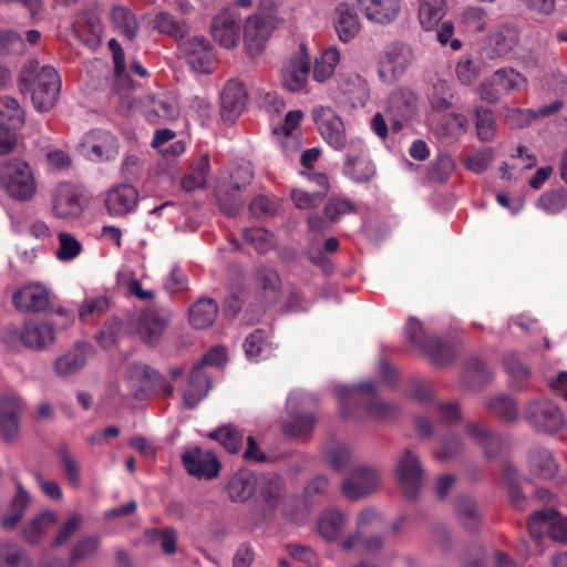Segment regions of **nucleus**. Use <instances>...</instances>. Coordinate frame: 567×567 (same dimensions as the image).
I'll return each mask as SVG.
<instances>
[{
  "label": "nucleus",
  "instance_id": "f257e3e1",
  "mask_svg": "<svg viewBox=\"0 0 567 567\" xmlns=\"http://www.w3.org/2000/svg\"><path fill=\"white\" fill-rule=\"evenodd\" d=\"M19 89L30 94L38 112L50 111L58 102L61 78L51 65H41L38 60L28 61L19 74Z\"/></svg>",
  "mask_w": 567,
  "mask_h": 567
},
{
  "label": "nucleus",
  "instance_id": "f03ea898",
  "mask_svg": "<svg viewBox=\"0 0 567 567\" xmlns=\"http://www.w3.org/2000/svg\"><path fill=\"white\" fill-rule=\"evenodd\" d=\"M375 385L372 381H362L354 385H338L334 392L342 416H349L358 406L364 405L370 417L379 421L394 420L398 416V408L395 405L375 398H367L368 395H373Z\"/></svg>",
  "mask_w": 567,
  "mask_h": 567
},
{
  "label": "nucleus",
  "instance_id": "7ed1b4c3",
  "mask_svg": "<svg viewBox=\"0 0 567 567\" xmlns=\"http://www.w3.org/2000/svg\"><path fill=\"white\" fill-rule=\"evenodd\" d=\"M408 341L436 367L452 363L456 357L455 347L437 337L427 336L417 318H410L404 326Z\"/></svg>",
  "mask_w": 567,
  "mask_h": 567
},
{
  "label": "nucleus",
  "instance_id": "20e7f679",
  "mask_svg": "<svg viewBox=\"0 0 567 567\" xmlns=\"http://www.w3.org/2000/svg\"><path fill=\"white\" fill-rule=\"evenodd\" d=\"M0 181L7 194L19 202L30 200L37 192V183L29 164L18 158L3 165Z\"/></svg>",
  "mask_w": 567,
  "mask_h": 567
},
{
  "label": "nucleus",
  "instance_id": "39448f33",
  "mask_svg": "<svg viewBox=\"0 0 567 567\" xmlns=\"http://www.w3.org/2000/svg\"><path fill=\"white\" fill-rule=\"evenodd\" d=\"M415 54L412 47L403 41L389 43L378 63V75L382 82L400 80L413 64Z\"/></svg>",
  "mask_w": 567,
  "mask_h": 567
},
{
  "label": "nucleus",
  "instance_id": "423d86ee",
  "mask_svg": "<svg viewBox=\"0 0 567 567\" xmlns=\"http://www.w3.org/2000/svg\"><path fill=\"white\" fill-rule=\"evenodd\" d=\"M177 45L193 71L210 74L216 70L218 60L213 44L206 37L186 35Z\"/></svg>",
  "mask_w": 567,
  "mask_h": 567
},
{
  "label": "nucleus",
  "instance_id": "0eeeda50",
  "mask_svg": "<svg viewBox=\"0 0 567 567\" xmlns=\"http://www.w3.org/2000/svg\"><path fill=\"white\" fill-rule=\"evenodd\" d=\"M527 85V79L513 68H501L478 87L480 97L492 104L499 102L502 94L519 91Z\"/></svg>",
  "mask_w": 567,
  "mask_h": 567
},
{
  "label": "nucleus",
  "instance_id": "6e6552de",
  "mask_svg": "<svg viewBox=\"0 0 567 567\" xmlns=\"http://www.w3.org/2000/svg\"><path fill=\"white\" fill-rule=\"evenodd\" d=\"M550 539L567 543V518L555 508L535 511L527 520V529L535 542L543 538L544 529Z\"/></svg>",
  "mask_w": 567,
  "mask_h": 567
},
{
  "label": "nucleus",
  "instance_id": "1a4fd4ad",
  "mask_svg": "<svg viewBox=\"0 0 567 567\" xmlns=\"http://www.w3.org/2000/svg\"><path fill=\"white\" fill-rule=\"evenodd\" d=\"M312 117L324 142L336 151L349 147L342 118L329 106H316Z\"/></svg>",
  "mask_w": 567,
  "mask_h": 567
},
{
  "label": "nucleus",
  "instance_id": "9d476101",
  "mask_svg": "<svg viewBox=\"0 0 567 567\" xmlns=\"http://www.w3.org/2000/svg\"><path fill=\"white\" fill-rule=\"evenodd\" d=\"M524 417L534 430L544 433L557 432L565 422L561 410L549 400L530 401L524 410Z\"/></svg>",
  "mask_w": 567,
  "mask_h": 567
},
{
  "label": "nucleus",
  "instance_id": "9b49d317",
  "mask_svg": "<svg viewBox=\"0 0 567 567\" xmlns=\"http://www.w3.org/2000/svg\"><path fill=\"white\" fill-rule=\"evenodd\" d=\"M423 474L424 471L421 461L415 452L405 450L399 455L395 465V475L400 488L409 499L414 501L419 496Z\"/></svg>",
  "mask_w": 567,
  "mask_h": 567
},
{
  "label": "nucleus",
  "instance_id": "f8f14e48",
  "mask_svg": "<svg viewBox=\"0 0 567 567\" xmlns=\"http://www.w3.org/2000/svg\"><path fill=\"white\" fill-rule=\"evenodd\" d=\"M276 28L272 11H258L246 19L244 24V42L250 54H258L265 48L271 32Z\"/></svg>",
  "mask_w": 567,
  "mask_h": 567
},
{
  "label": "nucleus",
  "instance_id": "ddd939ff",
  "mask_svg": "<svg viewBox=\"0 0 567 567\" xmlns=\"http://www.w3.org/2000/svg\"><path fill=\"white\" fill-rule=\"evenodd\" d=\"M81 151L90 161H112L118 154V140L109 131L94 128L84 134Z\"/></svg>",
  "mask_w": 567,
  "mask_h": 567
},
{
  "label": "nucleus",
  "instance_id": "4468645a",
  "mask_svg": "<svg viewBox=\"0 0 567 567\" xmlns=\"http://www.w3.org/2000/svg\"><path fill=\"white\" fill-rule=\"evenodd\" d=\"M85 209L80 192L69 183L59 184L51 195V212L58 219L74 220Z\"/></svg>",
  "mask_w": 567,
  "mask_h": 567
},
{
  "label": "nucleus",
  "instance_id": "2eb2a0df",
  "mask_svg": "<svg viewBox=\"0 0 567 567\" xmlns=\"http://www.w3.org/2000/svg\"><path fill=\"white\" fill-rule=\"evenodd\" d=\"M519 42V30L516 25L503 23L485 37L482 54L487 60H501L507 56Z\"/></svg>",
  "mask_w": 567,
  "mask_h": 567
},
{
  "label": "nucleus",
  "instance_id": "dca6fc26",
  "mask_svg": "<svg viewBox=\"0 0 567 567\" xmlns=\"http://www.w3.org/2000/svg\"><path fill=\"white\" fill-rule=\"evenodd\" d=\"M344 174L357 183H367L375 175V166L365 155L364 143L361 138L349 140L346 150Z\"/></svg>",
  "mask_w": 567,
  "mask_h": 567
},
{
  "label": "nucleus",
  "instance_id": "f3484780",
  "mask_svg": "<svg viewBox=\"0 0 567 567\" xmlns=\"http://www.w3.org/2000/svg\"><path fill=\"white\" fill-rule=\"evenodd\" d=\"M169 309L158 306H152L144 309L137 320V334L143 342L155 344L161 339L171 320Z\"/></svg>",
  "mask_w": 567,
  "mask_h": 567
},
{
  "label": "nucleus",
  "instance_id": "a211bd4d",
  "mask_svg": "<svg viewBox=\"0 0 567 567\" xmlns=\"http://www.w3.org/2000/svg\"><path fill=\"white\" fill-rule=\"evenodd\" d=\"M186 472L196 478L213 480L219 475L220 462L213 452L195 447L182 455Z\"/></svg>",
  "mask_w": 567,
  "mask_h": 567
},
{
  "label": "nucleus",
  "instance_id": "6ab92c4d",
  "mask_svg": "<svg viewBox=\"0 0 567 567\" xmlns=\"http://www.w3.org/2000/svg\"><path fill=\"white\" fill-rule=\"evenodd\" d=\"M380 481L379 473L371 467L353 470L342 484V493L349 499L361 498L377 488Z\"/></svg>",
  "mask_w": 567,
  "mask_h": 567
},
{
  "label": "nucleus",
  "instance_id": "aec40b11",
  "mask_svg": "<svg viewBox=\"0 0 567 567\" xmlns=\"http://www.w3.org/2000/svg\"><path fill=\"white\" fill-rule=\"evenodd\" d=\"M104 202L110 216L124 217L137 206L138 190L130 184H122L109 190Z\"/></svg>",
  "mask_w": 567,
  "mask_h": 567
},
{
  "label": "nucleus",
  "instance_id": "412c9836",
  "mask_svg": "<svg viewBox=\"0 0 567 567\" xmlns=\"http://www.w3.org/2000/svg\"><path fill=\"white\" fill-rule=\"evenodd\" d=\"M240 19L230 10L218 13L212 22L214 40L226 49L235 47L239 40Z\"/></svg>",
  "mask_w": 567,
  "mask_h": 567
},
{
  "label": "nucleus",
  "instance_id": "4be33fe9",
  "mask_svg": "<svg viewBox=\"0 0 567 567\" xmlns=\"http://www.w3.org/2000/svg\"><path fill=\"white\" fill-rule=\"evenodd\" d=\"M221 118L224 122L234 123L243 113L247 93L243 84L235 80H229L225 84L221 95Z\"/></svg>",
  "mask_w": 567,
  "mask_h": 567
},
{
  "label": "nucleus",
  "instance_id": "5701e85b",
  "mask_svg": "<svg viewBox=\"0 0 567 567\" xmlns=\"http://www.w3.org/2000/svg\"><path fill=\"white\" fill-rule=\"evenodd\" d=\"M19 339L28 349L44 350L54 341L53 324L48 321L29 320L22 327Z\"/></svg>",
  "mask_w": 567,
  "mask_h": 567
},
{
  "label": "nucleus",
  "instance_id": "b1692460",
  "mask_svg": "<svg viewBox=\"0 0 567 567\" xmlns=\"http://www.w3.org/2000/svg\"><path fill=\"white\" fill-rule=\"evenodd\" d=\"M258 295L265 307L275 305L281 296V280L278 272L268 266L256 267L255 272Z\"/></svg>",
  "mask_w": 567,
  "mask_h": 567
},
{
  "label": "nucleus",
  "instance_id": "393cba45",
  "mask_svg": "<svg viewBox=\"0 0 567 567\" xmlns=\"http://www.w3.org/2000/svg\"><path fill=\"white\" fill-rule=\"evenodd\" d=\"M301 55L290 60L281 71L282 85L291 92H299L305 89L310 73V60L301 45Z\"/></svg>",
  "mask_w": 567,
  "mask_h": 567
},
{
  "label": "nucleus",
  "instance_id": "a878e982",
  "mask_svg": "<svg viewBox=\"0 0 567 567\" xmlns=\"http://www.w3.org/2000/svg\"><path fill=\"white\" fill-rule=\"evenodd\" d=\"M23 404L17 396L0 399V432L6 441L16 439Z\"/></svg>",
  "mask_w": 567,
  "mask_h": 567
},
{
  "label": "nucleus",
  "instance_id": "bb28decb",
  "mask_svg": "<svg viewBox=\"0 0 567 567\" xmlns=\"http://www.w3.org/2000/svg\"><path fill=\"white\" fill-rule=\"evenodd\" d=\"M212 381L208 373L200 365H194L186 389L183 392L184 405L194 409L208 394Z\"/></svg>",
  "mask_w": 567,
  "mask_h": 567
},
{
  "label": "nucleus",
  "instance_id": "cd10ccee",
  "mask_svg": "<svg viewBox=\"0 0 567 567\" xmlns=\"http://www.w3.org/2000/svg\"><path fill=\"white\" fill-rule=\"evenodd\" d=\"M89 344L76 342L75 346L54 361V372L61 379L74 375L83 369L86 363Z\"/></svg>",
  "mask_w": 567,
  "mask_h": 567
},
{
  "label": "nucleus",
  "instance_id": "c85d7f7f",
  "mask_svg": "<svg viewBox=\"0 0 567 567\" xmlns=\"http://www.w3.org/2000/svg\"><path fill=\"white\" fill-rule=\"evenodd\" d=\"M333 25L340 41L348 43L353 40L360 31V21L355 9L347 3L337 6Z\"/></svg>",
  "mask_w": 567,
  "mask_h": 567
},
{
  "label": "nucleus",
  "instance_id": "c756f323",
  "mask_svg": "<svg viewBox=\"0 0 567 567\" xmlns=\"http://www.w3.org/2000/svg\"><path fill=\"white\" fill-rule=\"evenodd\" d=\"M365 17L380 24H389L398 19L401 10L400 0H358Z\"/></svg>",
  "mask_w": 567,
  "mask_h": 567
},
{
  "label": "nucleus",
  "instance_id": "7c9ffc66",
  "mask_svg": "<svg viewBox=\"0 0 567 567\" xmlns=\"http://www.w3.org/2000/svg\"><path fill=\"white\" fill-rule=\"evenodd\" d=\"M419 97L414 91L401 87L394 91L388 100V111L392 116L410 121L417 112Z\"/></svg>",
  "mask_w": 567,
  "mask_h": 567
},
{
  "label": "nucleus",
  "instance_id": "2f4dec72",
  "mask_svg": "<svg viewBox=\"0 0 567 567\" xmlns=\"http://www.w3.org/2000/svg\"><path fill=\"white\" fill-rule=\"evenodd\" d=\"M12 303L20 310L43 311L49 306V293L41 286L25 287L13 293Z\"/></svg>",
  "mask_w": 567,
  "mask_h": 567
},
{
  "label": "nucleus",
  "instance_id": "473e14b6",
  "mask_svg": "<svg viewBox=\"0 0 567 567\" xmlns=\"http://www.w3.org/2000/svg\"><path fill=\"white\" fill-rule=\"evenodd\" d=\"M246 187L247 183H234L227 186H219L216 189V202L224 214L235 216L239 213L245 204L243 192Z\"/></svg>",
  "mask_w": 567,
  "mask_h": 567
},
{
  "label": "nucleus",
  "instance_id": "72a5a7b5",
  "mask_svg": "<svg viewBox=\"0 0 567 567\" xmlns=\"http://www.w3.org/2000/svg\"><path fill=\"white\" fill-rule=\"evenodd\" d=\"M257 487V478L249 470L237 471L229 480L226 492L233 502H245Z\"/></svg>",
  "mask_w": 567,
  "mask_h": 567
},
{
  "label": "nucleus",
  "instance_id": "f704fd0d",
  "mask_svg": "<svg viewBox=\"0 0 567 567\" xmlns=\"http://www.w3.org/2000/svg\"><path fill=\"white\" fill-rule=\"evenodd\" d=\"M466 433L482 447L487 458H494L501 453L503 445L502 439L480 423L468 422Z\"/></svg>",
  "mask_w": 567,
  "mask_h": 567
},
{
  "label": "nucleus",
  "instance_id": "c9c22d12",
  "mask_svg": "<svg viewBox=\"0 0 567 567\" xmlns=\"http://www.w3.org/2000/svg\"><path fill=\"white\" fill-rule=\"evenodd\" d=\"M257 486L260 497L269 508L275 509L279 506L284 494V481L277 473L261 474L257 480Z\"/></svg>",
  "mask_w": 567,
  "mask_h": 567
},
{
  "label": "nucleus",
  "instance_id": "e433bc0d",
  "mask_svg": "<svg viewBox=\"0 0 567 567\" xmlns=\"http://www.w3.org/2000/svg\"><path fill=\"white\" fill-rule=\"evenodd\" d=\"M218 316V303L212 298H202L188 310V320L193 328L205 329L212 326Z\"/></svg>",
  "mask_w": 567,
  "mask_h": 567
},
{
  "label": "nucleus",
  "instance_id": "4c0bfd02",
  "mask_svg": "<svg viewBox=\"0 0 567 567\" xmlns=\"http://www.w3.org/2000/svg\"><path fill=\"white\" fill-rule=\"evenodd\" d=\"M152 24L154 30L174 38L177 44L189 33V27L186 20L176 19L167 11L157 12Z\"/></svg>",
  "mask_w": 567,
  "mask_h": 567
},
{
  "label": "nucleus",
  "instance_id": "58836bf2",
  "mask_svg": "<svg viewBox=\"0 0 567 567\" xmlns=\"http://www.w3.org/2000/svg\"><path fill=\"white\" fill-rule=\"evenodd\" d=\"M146 116L150 122H155L156 118L164 122H173L178 118L179 109L172 96L159 94L151 97Z\"/></svg>",
  "mask_w": 567,
  "mask_h": 567
},
{
  "label": "nucleus",
  "instance_id": "ea45409f",
  "mask_svg": "<svg viewBox=\"0 0 567 567\" xmlns=\"http://www.w3.org/2000/svg\"><path fill=\"white\" fill-rule=\"evenodd\" d=\"M110 19L115 31L126 40L133 41L138 32V23L134 12L124 6H115L111 9Z\"/></svg>",
  "mask_w": 567,
  "mask_h": 567
},
{
  "label": "nucleus",
  "instance_id": "a19ab883",
  "mask_svg": "<svg viewBox=\"0 0 567 567\" xmlns=\"http://www.w3.org/2000/svg\"><path fill=\"white\" fill-rule=\"evenodd\" d=\"M107 47H109V50L111 51L112 58H113V63H114L113 78H114V83H115L116 89L117 90L133 89L134 83H133L128 72L126 71L125 53H124L122 45L115 38H112L109 40Z\"/></svg>",
  "mask_w": 567,
  "mask_h": 567
},
{
  "label": "nucleus",
  "instance_id": "79ce46f5",
  "mask_svg": "<svg viewBox=\"0 0 567 567\" xmlns=\"http://www.w3.org/2000/svg\"><path fill=\"white\" fill-rule=\"evenodd\" d=\"M210 172L209 155L203 154L197 163L182 178V188L185 192H193L206 186Z\"/></svg>",
  "mask_w": 567,
  "mask_h": 567
},
{
  "label": "nucleus",
  "instance_id": "37998d69",
  "mask_svg": "<svg viewBox=\"0 0 567 567\" xmlns=\"http://www.w3.org/2000/svg\"><path fill=\"white\" fill-rule=\"evenodd\" d=\"M455 513L463 526L475 532L480 528L482 518L476 502L468 496H460L455 501Z\"/></svg>",
  "mask_w": 567,
  "mask_h": 567
},
{
  "label": "nucleus",
  "instance_id": "c03bdc74",
  "mask_svg": "<svg viewBox=\"0 0 567 567\" xmlns=\"http://www.w3.org/2000/svg\"><path fill=\"white\" fill-rule=\"evenodd\" d=\"M346 525L344 515L336 508L326 511L318 522L320 535L328 542L339 538Z\"/></svg>",
  "mask_w": 567,
  "mask_h": 567
},
{
  "label": "nucleus",
  "instance_id": "a18cd8bd",
  "mask_svg": "<svg viewBox=\"0 0 567 567\" xmlns=\"http://www.w3.org/2000/svg\"><path fill=\"white\" fill-rule=\"evenodd\" d=\"M446 13L445 0H419V21L425 30H431Z\"/></svg>",
  "mask_w": 567,
  "mask_h": 567
},
{
  "label": "nucleus",
  "instance_id": "49530a36",
  "mask_svg": "<svg viewBox=\"0 0 567 567\" xmlns=\"http://www.w3.org/2000/svg\"><path fill=\"white\" fill-rule=\"evenodd\" d=\"M492 374L483 360L477 357L470 358L464 365L463 382L471 389H481L491 379Z\"/></svg>",
  "mask_w": 567,
  "mask_h": 567
},
{
  "label": "nucleus",
  "instance_id": "de8ad7c7",
  "mask_svg": "<svg viewBox=\"0 0 567 567\" xmlns=\"http://www.w3.org/2000/svg\"><path fill=\"white\" fill-rule=\"evenodd\" d=\"M528 460L532 471L543 478H551L557 472V463L547 449L536 447L532 450Z\"/></svg>",
  "mask_w": 567,
  "mask_h": 567
},
{
  "label": "nucleus",
  "instance_id": "09e8293b",
  "mask_svg": "<svg viewBox=\"0 0 567 567\" xmlns=\"http://www.w3.org/2000/svg\"><path fill=\"white\" fill-rule=\"evenodd\" d=\"M142 370L141 385L143 390L159 394L163 398H168L173 394L174 386L157 370L148 365H143Z\"/></svg>",
  "mask_w": 567,
  "mask_h": 567
},
{
  "label": "nucleus",
  "instance_id": "8fccbe9b",
  "mask_svg": "<svg viewBox=\"0 0 567 567\" xmlns=\"http://www.w3.org/2000/svg\"><path fill=\"white\" fill-rule=\"evenodd\" d=\"M29 504V494L21 483H17V493L12 498L9 513L1 519L4 529H12L22 519Z\"/></svg>",
  "mask_w": 567,
  "mask_h": 567
},
{
  "label": "nucleus",
  "instance_id": "3c124183",
  "mask_svg": "<svg viewBox=\"0 0 567 567\" xmlns=\"http://www.w3.org/2000/svg\"><path fill=\"white\" fill-rule=\"evenodd\" d=\"M339 61L340 53L336 48L329 47L326 49L320 56L315 60L313 79L318 82L328 80L334 73Z\"/></svg>",
  "mask_w": 567,
  "mask_h": 567
},
{
  "label": "nucleus",
  "instance_id": "603ef678",
  "mask_svg": "<svg viewBox=\"0 0 567 567\" xmlns=\"http://www.w3.org/2000/svg\"><path fill=\"white\" fill-rule=\"evenodd\" d=\"M476 136L481 142H489L496 133L495 116L492 110L477 106L473 113Z\"/></svg>",
  "mask_w": 567,
  "mask_h": 567
},
{
  "label": "nucleus",
  "instance_id": "864d4df0",
  "mask_svg": "<svg viewBox=\"0 0 567 567\" xmlns=\"http://www.w3.org/2000/svg\"><path fill=\"white\" fill-rule=\"evenodd\" d=\"M455 169V162L449 154L437 155L429 165L426 178L434 184L447 182Z\"/></svg>",
  "mask_w": 567,
  "mask_h": 567
},
{
  "label": "nucleus",
  "instance_id": "5fc2aeb1",
  "mask_svg": "<svg viewBox=\"0 0 567 567\" xmlns=\"http://www.w3.org/2000/svg\"><path fill=\"white\" fill-rule=\"evenodd\" d=\"M210 440L217 441L229 453H237L243 445V434L234 425H223L207 435Z\"/></svg>",
  "mask_w": 567,
  "mask_h": 567
},
{
  "label": "nucleus",
  "instance_id": "6e6d98bb",
  "mask_svg": "<svg viewBox=\"0 0 567 567\" xmlns=\"http://www.w3.org/2000/svg\"><path fill=\"white\" fill-rule=\"evenodd\" d=\"M54 522L55 516L51 512L38 515L23 528L24 539L30 544H37Z\"/></svg>",
  "mask_w": 567,
  "mask_h": 567
},
{
  "label": "nucleus",
  "instance_id": "4d7b16f0",
  "mask_svg": "<svg viewBox=\"0 0 567 567\" xmlns=\"http://www.w3.org/2000/svg\"><path fill=\"white\" fill-rule=\"evenodd\" d=\"M537 207L548 215L559 214L567 207V190L560 187L545 192L538 198Z\"/></svg>",
  "mask_w": 567,
  "mask_h": 567
},
{
  "label": "nucleus",
  "instance_id": "13d9d810",
  "mask_svg": "<svg viewBox=\"0 0 567 567\" xmlns=\"http://www.w3.org/2000/svg\"><path fill=\"white\" fill-rule=\"evenodd\" d=\"M0 120L6 123V125H11L17 130L23 126L25 114L16 99L4 96L1 100Z\"/></svg>",
  "mask_w": 567,
  "mask_h": 567
},
{
  "label": "nucleus",
  "instance_id": "bf43d9fd",
  "mask_svg": "<svg viewBox=\"0 0 567 567\" xmlns=\"http://www.w3.org/2000/svg\"><path fill=\"white\" fill-rule=\"evenodd\" d=\"M316 424V416L312 413H301L287 421L282 430L286 435L295 439L302 437L312 432Z\"/></svg>",
  "mask_w": 567,
  "mask_h": 567
},
{
  "label": "nucleus",
  "instance_id": "052dcab7",
  "mask_svg": "<svg viewBox=\"0 0 567 567\" xmlns=\"http://www.w3.org/2000/svg\"><path fill=\"white\" fill-rule=\"evenodd\" d=\"M58 457L70 485L79 487L81 484L80 466L65 444L58 449Z\"/></svg>",
  "mask_w": 567,
  "mask_h": 567
},
{
  "label": "nucleus",
  "instance_id": "680f3d73",
  "mask_svg": "<svg viewBox=\"0 0 567 567\" xmlns=\"http://www.w3.org/2000/svg\"><path fill=\"white\" fill-rule=\"evenodd\" d=\"M244 238L259 254H266L275 246L272 234L261 227L246 228L244 230Z\"/></svg>",
  "mask_w": 567,
  "mask_h": 567
},
{
  "label": "nucleus",
  "instance_id": "e2e57ef3",
  "mask_svg": "<svg viewBox=\"0 0 567 567\" xmlns=\"http://www.w3.org/2000/svg\"><path fill=\"white\" fill-rule=\"evenodd\" d=\"M454 96L452 86L447 81L439 80L433 84L430 94V103L436 111H445L452 106V99Z\"/></svg>",
  "mask_w": 567,
  "mask_h": 567
},
{
  "label": "nucleus",
  "instance_id": "0e129e2a",
  "mask_svg": "<svg viewBox=\"0 0 567 567\" xmlns=\"http://www.w3.org/2000/svg\"><path fill=\"white\" fill-rule=\"evenodd\" d=\"M123 327L124 323L120 317L113 316L107 319L96 337L100 346L105 349L114 346L123 331Z\"/></svg>",
  "mask_w": 567,
  "mask_h": 567
},
{
  "label": "nucleus",
  "instance_id": "69168bd1",
  "mask_svg": "<svg viewBox=\"0 0 567 567\" xmlns=\"http://www.w3.org/2000/svg\"><path fill=\"white\" fill-rule=\"evenodd\" d=\"M59 248L55 257L61 261H70L76 258L82 251V244L71 234L61 231L58 235Z\"/></svg>",
  "mask_w": 567,
  "mask_h": 567
},
{
  "label": "nucleus",
  "instance_id": "338daca9",
  "mask_svg": "<svg viewBox=\"0 0 567 567\" xmlns=\"http://www.w3.org/2000/svg\"><path fill=\"white\" fill-rule=\"evenodd\" d=\"M244 350L248 360H260L267 350L266 332L262 329L251 332L244 342Z\"/></svg>",
  "mask_w": 567,
  "mask_h": 567
},
{
  "label": "nucleus",
  "instance_id": "774afa93",
  "mask_svg": "<svg viewBox=\"0 0 567 567\" xmlns=\"http://www.w3.org/2000/svg\"><path fill=\"white\" fill-rule=\"evenodd\" d=\"M146 535L152 542H157L164 554L173 555L177 549V533L174 528H151Z\"/></svg>",
  "mask_w": 567,
  "mask_h": 567
}]
</instances>
